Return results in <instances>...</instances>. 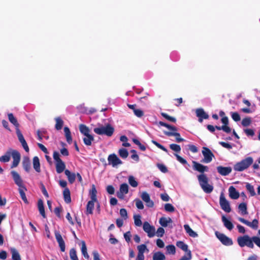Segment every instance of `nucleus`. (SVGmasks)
<instances>
[{
	"instance_id": "obj_1",
	"label": "nucleus",
	"mask_w": 260,
	"mask_h": 260,
	"mask_svg": "<svg viewBox=\"0 0 260 260\" xmlns=\"http://www.w3.org/2000/svg\"><path fill=\"white\" fill-rule=\"evenodd\" d=\"M192 164L193 169L201 173L198 176V179L201 188L205 192L211 193L213 190V187L208 184V178L207 175L204 174L205 172L208 171V167L196 161H192Z\"/></svg>"
},
{
	"instance_id": "obj_2",
	"label": "nucleus",
	"mask_w": 260,
	"mask_h": 260,
	"mask_svg": "<svg viewBox=\"0 0 260 260\" xmlns=\"http://www.w3.org/2000/svg\"><path fill=\"white\" fill-rule=\"evenodd\" d=\"M237 242L239 246L241 247H243L246 246L249 248H253V243H254L258 247L260 248V238L257 236L250 237L247 235L240 236L237 238Z\"/></svg>"
},
{
	"instance_id": "obj_3",
	"label": "nucleus",
	"mask_w": 260,
	"mask_h": 260,
	"mask_svg": "<svg viewBox=\"0 0 260 260\" xmlns=\"http://www.w3.org/2000/svg\"><path fill=\"white\" fill-rule=\"evenodd\" d=\"M97 191L94 185H92L89 191L91 200L88 201L86 205V214H92L94 207V203L98 202L96 197Z\"/></svg>"
},
{
	"instance_id": "obj_4",
	"label": "nucleus",
	"mask_w": 260,
	"mask_h": 260,
	"mask_svg": "<svg viewBox=\"0 0 260 260\" xmlns=\"http://www.w3.org/2000/svg\"><path fill=\"white\" fill-rule=\"evenodd\" d=\"M253 159L252 157L249 156L241 161L237 162L234 166V170L235 171L242 172L248 169L253 163Z\"/></svg>"
},
{
	"instance_id": "obj_5",
	"label": "nucleus",
	"mask_w": 260,
	"mask_h": 260,
	"mask_svg": "<svg viewBox=\"0 0 260 260\" xmlns=\"http://www.w3.org/2000/svg\"><path fill=\"white\" fill-rule=\"evenodd\" d=\"M93 132L99 135H106L108 137H111L113 135L114 128L110 124H107L106 126L100 125L99 127H95Z\"/></svg>"
},
{
	"instance_id": "obj_6",
	"label": "nucleus",
	"mask_w": 260,
	"mask_h": 260,
	"mask_svg": "<svg viewBox=\"0 0 260 260\" xmlns=\"http://www.w3.org/2000/svg\"><path fill=\"white\" fill-rule=\"evenodd\" d=\"M53 157L55 161L56 171L57 174L62 173L66 169L65 163L60 159V155L57 151H54Z\"/></svg>"
},
{
	"instance_id": "obj_7",
	"label": "nucleus",
	"mask_w": 260,
	"mask_h": 260,
	"mask_svg": "<svg viewBox=\"0 0 260 260\" xmlns=\"http://www.w3.org/2000/svg\"><path fill=\"white\" fill-rule=\"evenodd\" d=\"M202 154L204 156V158L201 161L203 163H209L212 160L214 155L211 151V150L206 147H203L202 151Z\"/></svg>"
},
{
	"instance_id": "obj_8",
	"label": "nucleus",
	"mask_w": 260,
	"mask_h": 260,
	"mask_svg": "<svg viewBox=\"0 0 260 260\" xmlns=\"http://www.w3.org/2000/svg\"><path fill=\"white\" fill-rule=\"evenodd\" d=\"M219 204L221 208L225 212L229 213L231 211L230 203L229 201L225 199L223 192H222L220 196Z\"/></svg>"
},
{
	"instance_id": "obj_9",
	"label": "nucleus",
	"mask_w": 260,
	"mask_h": 260,
	"mask_svg": "<svg viewBox=\"0 0 260 260\" xmlns=\"http://www.w3.org/2000/svg\"><path fill=\"white\" fill-rule=\"evenodd\" d=\"M215 235L222 244L226 246H231L233 244V243L232 240L224 234L218 232H216Z\"/></svg>"
},
{
	"instance_id": "obj_10",
	"label": "nucleus",
	"mask_w": 260,
	"mask_h": 260,
	"mask_svg": "<svg viewBox=\"0 0 260 260\" xmlns=\"http://www.w3.org/2000/svg\"><path fill=\"white\" fill-rule=\"evenodd\" d=\"M108 165H111L113 167H115L118 165L122 164V161L115 154H110L108 157Z\"/></svg>"
},
{
	"instance_id": "obj_11",
	"label": "nucleus",
	"mask_w": 260,
	"mask_h": 260,
	"mask_svg": "<svg viewBox=\"0 0 260 260\" xmlns=\"http://www.w3.org/2000/svg\"><path fill=\"white\" fill-rule=\"evenodd\" d=\"M143 230L147 233L148 236L151 238L154 236L155 229L154 226L151 225L147 221H145L143 225Z\"/></svg>"
},
{
	"instance_id": "obj_12",
	"label": "nucleus",
	"mask_w": 260,
	"mask_h": 260,
	"mask_svg": "<svg viewBox=\"0 0 260 260\" xmlns=\"http://www.w3.org/2000/svg\"><path fill=\"white\" fill-rule=\"evenodd\" d=\"M11 174L12 176L15 183L19 187V188L22 187L24 189L26 190V188L24 185L22 179H21L19 174L15 171H11Z\"/></svg>"
},
{
	"instance_id": "obj_13",
	"label": "nucleus",
	"mask_w": 260,
	"mask_h": 260,
	"mask_svg": "<svg viewBox=\"0 0 260 260\" xmlns=\"http://www.w3.org/2000/svg\"><path fill=\"white\" fill-rule=\"evenodd\" d=\"M238 219L241 222L246 224V225L254 230H256L258 228V220L256 219H254L252 222H250L242 217H238Z\"/></svg>"
},
{
	"instance_id": "obj_14",
	"label": "nucleus",
	"mask_w": 260,
	"mask_h": 260,
	"mask_svg": "<svg viewBox=\"0 0 260 260\" xmlns=\"http://www.w3.org/2000/svg\"><path fill=\"white\" fill-rule=\"evenodd\" d=\"M128 185L126 183H122L120 185L119 191L117 193V196L119 199H123L124 195L128 192Z\"/></svg>"
},
{
	"instance_id": "obj_15",
	"label": "nucleus",
	"mask_w": 260,
	"mask_h": 260,
	"mask_svg": "<svg viewBox=\"0 0 260 260\" xmlns=\"http://www.w3.org/2000/svg\"><path fill=\"white\" fill-rule=\"evenodd\" d=\"M54 235L56 240L58 242L59 246L60 248V250L62 252H64L66 249L65 243L62 238L61 234H60L59 232L55 231L54 232Z\"/></svg>"
},
{
	"instance_id": "obj_16",
	"label": "nucleus",
	"mask_w": 260,
	"mask_h": 260,
	"mask_svg": "<svg viewBox=\"0 0 260 260\" xmlns=\"http://www.w3.org/2000/svg\"><path fill=\"white\" fill-rule=\"evenodd\" d=\"M18 139L19 141V142L21 143L23 148L25 150V151L27 152H29V147L27 145V144L25 141V140L24 138V137L21 133L20 130L19 129H17V133H16Z\"/></svg>"
},
{
	"instance_id": "obj_17",
	"label": "nucleus",
	"mask_w": 260,
	"mask_h": 260,
	"mask_svg": "<svg viewBox=\"0 0 260 260\" xmlns=\"http://www.w3.org/2000/svg\"><path fill=\"white\" fill-rule=\"evenodd\" d=\"M196 115L199 118V121L202 122L203 119H207L209 118V115L205 111L202 109L199 108L196 110Z\"/></svg>"
},
{
	"instance_id": "obj_18",
	"label": "nucleus",
	"mask_w": 260,
	"mask_h": 260,
	"mask_svg": "<svg viewBox=\"0 0 260 260\" xmlns=\"http://www.w3.org/2000/svg\"><path fill=\"white\" fill-rule=\"evenodd\" d=\"M137 249L138 250V253L136 259L144 260L145 258L144 253L146 250H148L147 249L146 245L145 244L138 245Z\"/></svg>"
},
{
	"instance_id": "obj_19",
	"label": "nucleus",
	"mask_w": 260,
	"mask_h": 260,
	"mask_svg": "<svg viewBox=\"0 0 260 260\" xmlns=\"http://www.w3.org/2000/svg\"><path fill=\"white\" fill-rule=\"evenodd\" d=\"M12 158L13 161L11 165V168L16 167L18 165L20 160V153L16 150L15 151H13Z\"/></svg>"
},
{
	"instance_id": "obj_20",
	"label": "nucleus",
	"mask_w": 260,
	"mask_h": 260,
	"mask_svg": "<svg viewBox=\"0 0 260 260\" xmlns=\"http://www.w3.org/2000/svg\"><path fill=\"white\" fill-rule=\"evenodd\" d=\"M141 198L144 202L146 203V206L148 207H152L154 206V203L150 200L149 194L146 192H143L141 194Z\"/></svg>"
},
{
	"instance_id": "obj_21",
	"label": "nucleus",
	"mask_w": 260,
	"mask_h": 260,
	"mask_svg": "<svg viewBox=\"0 0 260 260\" xmlns=\"http://www.w3.org/2000/svg\"><path fill=\"white\" fill-rule=\"evenodd\" d=\"M217 172L222 176L228 175L232 172V169L230 167L218 166L217 167Z\"/></svg>"
},
{
	"instance_id": "obj_22",
	"label": "nucleus",
	"mask_w": 260,
	"mask_h": 260,
	"mask_svg": "<svg viewBox=\"0 0 260 260\" xmlns=\"http://www.w3.org/2000/svg\"><path fill=\"white\" fill-rule=\"evenodd\" d=\"M164 134L167 136H174L176 138V142L179 143L184 141V140L181 138L180 134L177 132H168V131H164Z\"/></svg>"
},
{
	"instance_id": "obj_23",
	"label": "nucleus",
	"mask_w": 260,
	"mask_h": 260,
	"mask_svg": "<svg viewBox=\"0 0 260 260\" xmlns=\"http://www.w3.org/2000/svg\"><path fill=\"white\" fill-rule=\"evenodd\" d=\"M13 151H15V150H13L12 148L9 149L4 155L0 157V161L3 162L9 161L11 156H12Z\"/></svg>"
},
{
	"instance_id": "obj_24",
	"label": "nucleus",
	"mask_w": 260,
	"mask_h": 260,
	"mask_svg": "<svg viewBox=\"0 0 260 260\" xmlns=\"http://www.w3.org/2000/svg\"><path fill=\"white\" fill-rule=\"evenodd\" d=\"M229 196L232 199L236 200L239 198L240 194L233 186L229 188Z\"/></svg>"
},
{
	"instance_id": "obj_25",
	"label": "nucleus",
	"mask_w": 260,
	"mask_h": 260,
	"mask_svg": "<svg viewBox=\"0 0 260 260\" xmlns=\"http://www.w3.org/2000/svg\"><path fill=\"white\" fill-rule=\"evenodd\" d=\"M64 174L68 178L69 182L70 184H73L76 180V174L72 173L68 169H64Z\"/></svg>"
},
{
	"instance_id": "obj_26",
	"label": "nucleus",
	"mask_w": 260,
	"mask_h": 260,
	"mask_svg": "<svg viewBox=\"0 0 260 260\" xmlns=\"http://www.w3.org/2000/svg\"><path fill=\"white\" fill-rule=\"evenodd\" d=\"M63 196L64 202L69 204L71 202V192L69 188L66 187L63 191Z\"/></svg>"
},
{
	"instance_id": "obj_27",
	"label": "nucleus",
	"mask_w": 260,
	"mask_h": 260,
	"mask_svg": "<svg viewBox=\"0 0 260 260\" xmlns=\"http://www.w3.org/2000/svg\"><path fill=\"white\" fill-rule=\"evenodd\" d=\"M22 166L24 170L29 172L30 170V161L28 157H24L22 161Z\"/></svg>"
},
{
	"instance_id": "obj_28",
	"label": "nucleus",
	"mask_w": 260,
	"mask_h": 260,
	"mask_svg": "<svg viewBox=\"0 0 260 260\" xmlns=\"http://www.w3.org/2000/svg\"><path fill=\"white\" fill-rule=\"evenodd\" d=\"M38 208L40 214L43 216V218H46V216L45 211L44 203L42 199H39L38 200Z\"/></svg>"
},
{
	"instance_id": "obj_29",
	"label": "nucleus",
	"mask_w": 260,
	"mask_h": 260,
	"mask_svg": "<svg viewBox=\"0 0 260 260\" xmlns=\"http://www.w3.org/2000/svg\"><path fill=\"white\" fill-rule=\"evenodd\" d=\"M33 168L38 173L41 172L40 163L38 156H35L32 159Z\"/></svg>"
},
{
	"instance_id": "obj_30",
	"label": "nucleus",
	"mask_w": 260,
	"mask_h": 260,
	"mask_svg": "<svg viewBox=\"0 0 260 260\" xmlns=\"http://www.w3.org/2000/svg\"><path fill=\"white\" fill-rule=\"evenodd\" d=\"M8 117L10 122L16 127V132L17 133V129H19V124L17 119L14 116L12 113H9L8 114Z\"/></svg>"
},
{
	"instance_id": "obj_31",
	"label": "nucleus",
	"mask_w": 260,
	"mask_h": 260,
	"mask_svg": "<svg viewBox=\"0 0 260 260\" xmlns=\"http://www.w3.org/2000/svg\"><path fill=\"white\" fill-rule=\"evenodd\" d=\"M239 212L241 215H246L248 214L247 206L245 203H240L238 206Z\"/></svg>"
},
{
	"instance_id": "obj_32",
	"label": "nucleus",
	"mask_w": 260,
	"mask_h": 260,
	"mask_svg": "<svg viewBox=\"0 0 260 260\" xmlns=\"http://www.w3.org/2000/svg\"><path fill=\"white\" fill-rule=\"evenodd\" d=\"M222 221L223 222L224 225L229 230L231 231L233 229L234 225L232 222L228 220L224 215L222 216Z\"/></svg>"
},
{
	"instance_id": "obj_33",
	"label": "nucleus",
	"mask_w": 260,
	"mask_h": 260,
	"mask_svg": "<svg viewBox=\"0 0 260 260\" xmlns=\"http://www.w3.org/2000/svg\"><path fill=\"white\" fill-rule=\"evenodd\" d=\"M184 228L186 232L189 235V236L195 238L198 237V234L196 232L193 231L189 226L188 224L184 225Z\"/></svg>"
},
{
	"instance_id": "obj_34",
	"label": "nucleus",
	"mask_w": 260,
	"mask_h": 260,
	"mask_svg": "<svg viewBox=\"0 0 260 260\" xmlns=\"http://www.w3.org/2000/svg\"><path fill=\"white\" fill-rule=\"evenodd\" d=\"M64 132L65 134V137L66 138V140L67 142L71 144L72 142V138L71 136V133L69 128L67 126L64 127Z\"/></svg>"
},
{
	"instance_id": "obj_35",
	"label": "nucleus",
	"mask_w": 260,
	"mask_h": 260,
	"mask_svg": "<svg viewBox=\"0 0 260 260\" xmlns=\"http://www.w3.org/2000/svg\"><path fill=\"white\" fill-rule=\"evenodd\" d=\"M81 252L86 259H88L89 258V255L87 253V247L84 241H81Z\"/></svg>"
},
{
	"instance_id": "obj_36",
	"label": "nucleus",
	"mask_w": 260,
	"mask_h": 260,
	"mask_svg": "<svg viewBox=\"0 0 260 260\" xmlns=\"http://www.w3.org/2000/svg\"><path fill=\"white\" fill-rule=\"evenodd\" d=\"M159 222L162 226L167 227L168 223L172 222V220L170 217L167 218L166 217H162L159 219Z\"/></svg>"
},
{
	"instance_id": "obj_37",
	"label": "nucleus",
	"mask_w": 260,
	"mask_h": 260,
	"mask_svg": "<svg viewBox=\"0 0 260 260\" xmlns=\"http://www.w3.org/2000/svg\"><path fill=\"white\" fill-rule=\"evenodd\" d=\"M12 260H21L20 254L15 248H11Z\"/></svg>"
},
{
	"instance_id": "obj_38",
	"label": "nucleus",
	"mask_w": 260,
	"mask_h": 260,
	"mask_svg": "<svg viewBox=\"0 0 260 260\" xmlns=\"http://www.w3.org/2000/svg\"><path fill=\"white\" fill-rule=\"evenodd\" d=\"M152 258L153 260H165L166 256L163 253L158 251L153 254Z\"/></svg>"
},
{
	"instance_id": "obj_39",
	"label": "nucleus",
	"mask_w": 260,
	"mask_h": 260,
	"mask_svg": "<svg viewBox=\"0 0 260 260\" xmlns=\"http://www.w3.org/2000/svg\"><path fill=\"white\" fill-rule=\"evenodd\" d=\"M79 130L81 133L85 136L89 135L90 129L84 124H81L79 125Z\"/></svg>"
},
{
	"instance_id": "obj_40",
	"label": "nucleus",
	"mask_w": 260,
	"mask_h": 260,
	"mask_svg": "<svg viewBox=\"0 0 260 260\" xmlns=\"http://www.w3.org/2000/svg\"><path fill=\"white\" fill-rule=\"evenodd\" d=\"M86 137L83 138V142L85 145L90 146L92 142L94 140V138L91 135L85 136Z\"/></svg>"
},
{
	"instance_id": "obj_41",
	"label": "nucleus",
	"mask_w": 260,
	"mask_h": 260,
	"mask_svg": "<svg viewBox=\"0 0 260 260\" xmlns=\"http://www.w3.org/2000/svg\"><path fill=\"white\" fill-rule=\"evenodd\" d=\"M55 120L56 121V124L55 125L56 129L60 130L62 128L63 124V120L59 117L55 118Z\"/></svg>"
},
{
	"instance_id": "obj_42",
	"label": "nucleus",
	"mask_w": 260,
	"mask_h": 260,
	"mask_svg": "<svg viewBox=\"0 0 260 260\" xmlns=\"http://www.w3.org/2000/svg\"><path fill=\"white\" fill-rule=\"evenodd\" d=\"M176 246L184 251L187 252L189 250H188L187 245L184 243L183 241H179L177 242Z\"/></svg>"
},
{
	"instance_id": "obj_43",
	"label": "nucleus",
	"mask_w": 260,
	"mask_h": 260,
	"mask_svg": "<svg viewBox=\"0 0 260 260\" xmlns=\"http://www.w3.org/2000/svg\"><path fill=\"white\" fill-rule=\"evenodd\" d=\"M158 124L160 126H165V127L168 128V129L171 130V132L172 131H173V132H177V128L176 127H175V126H173V125H171L170 124H168L167 123H165L164 122L159 121Z\"/></svg>"
},
{
	"instance_id": "obj_44",
	"label": "nucleus",
	"mask_w": 260,
	"mask_h": 260,
	"mask_svg": "<svg viewBox=\"0 0 260 260\" xmlns=\"http://www.w3.org/2000/svg\"><path fill=\"white\" fill-rule=\"evenodd\" d=\"M118 154L119 156L123 159L127 158L128 155V151L125 148L120 149L118 150Z\"/></svg>"
},
{
	"instance_id": "obj_45",
	"label": "nucleus",
	"mask_w": 260,
	"mask_h": 260,
	"mask_svg": "<svg viewBox=\"0 0 260 260\" xmlns=\"http://www.w3.org/2000/svg\"><path fill=\"white\" fill-rule=\"evenodd\" d=\"M26 190L22 187L19 188V192L20 193V197L21 198V199L23 201V202L26 203L28 204V202L27 201V199L26 198V197L25 196V193L24 192V191Z\"/></svg>"
},
{
	"instance_id": "obj_46",
	"label": "nucleus",
	"mask_w": 260,
	"mask_h": 260,
	"mask_svg": "<svg viewBox=\"0 0 260 260\" xmlns=\"http://www.w3.org/2000/svg\"><path fill=\"white\" fill-rule=\"evenodd\" d=\"M141 215L139 214L135 215L134 216V223L137 226H141L142 224V221L141 220Z\"/></svg>"
},
{
	"instance_id": "obj_47",
	"label": "nucleus",
	"mask_w": 260,
	"mask_h": 260,
	"mask_svg": "<svg viewBox=\"0 0 260 260\" xmlns=\"http://www.w3.org/2000/svg\"><path fill=\"white\" fill-rule=\"evenodd\" d=\"M246 188L247 191L250 193L251 196H254L256 194L253 186L250 183H246Z\"/></svg>"
},
{
	"instance_id": "obj_48",
	"label": "nucleus",
	"mask_w": 260,
	"mask_h": 260,
	"mask_svg": "<svg viewBox=\"0 0 260 260\" xmlns=\"http://www.w3.org/2000/svg\"><path fill=\"white\" fill-rule=\"evenodd\" d=\"M128 183L133 187H136L138 185V182L135 180V178L133 176L128 177Z\"/></svg>"
},
{
	"instance_id": "obj_49",
	"label": "nucleus",
	"mask_w": 260,
	"mask_h": 260,
	"mask_svg": "<svg viewBox=\"0 0 260 260\" xmlns=\"http://www.w3.org/2000/svg\"><path fill=\"white\" fill-rule=\"evenodd\" d=\"M161 115L163 117H164L165 119H166L167 120H168L171 122L175 123L176 121V119L175 117H172L166 113H164V112L161 113Z\"/></svg>"
},
{
	"instance_id": "obj_50",
	"label": "nucleus",
	"mask_w": 260,
	"mask_h": 260,
	"mask_svg": "<svg viewBox=\"0 0 260 260\" xmlns=\"http://www.w3.org/2000/svg\"><path fill=\"white\" fill-rule=\"evenodd\" d=\"M165 210L167 212H173L175 210L174 207L170 203H167L165 205Z\"/></svg>"
},
{
	"instance_id": "obj_51",
	"label": "nucleus",
	"mask_w": 260,
	"mask_h": 260,
	"mask_svg": "<svg viewBox=\"0 0 260 260\" xmlns=\"http://www.w3.org/2000/svg\"><path fill=\"white\" fill-rule=\"evenodd\" d=\"M70 256L72 260H79L76 254V251L74 248H72L70 250Z\"/></svg>"
},
{
	"instance_id": "obj_52",
	"label": "nucleus",
	"mask_w": 260,
	"mask_h": 260,
	"mask_svg": "<svg viewBox=\"0 0 260 260\" xmlns=\"http://www.w3.org/2000/svg\"><path fill=\"white\" fill-rule=\"evenodd\" d=\"M231 115L232 119L236 122H238L240 120L241 118L239 114L236 112H231Z\"/></svg>"
},
{
	"instance_id": "obj_53",
	"label": "nucleus",
	"mask_w": 260,
	"mask_h": 260,
	"mask_svg": "<svg viewBox=\"0 0 260 260\" xmlns=\"http://www.w3.org/2000/svg\"><path fill=\"white\" fill-rule=\"evenodd\" d=\"M166 249L167 252L169 254H174L176 252V248L174 245H169L166 247Z\"/></svg>"
},
{
	"instance_id": "obj_54",
	"label": "nucleus",
	"mask_w": 260,
	"mask_h": 260,
	"mask_svg": "<svg viewBox=\"0 0 260 260\" xmlns=\"http://www.w3.org/2000/svg\"><path fill=\"white\" fill-rule=\"evenodd\" d=\"M170 148L176 152H179L181 151L180 145L176 144H171L170 145Z\"/></svg>"
},
{
	"instance_id": "obj_55",
	"label": "nucleus",
	"mask_w": 260,
	"mask_h": 260,
	"mask_svg": "<svg viewBox=\"0 0 260 260\" xmlns=\"http://www.w3.org/2000/svg\"><path fill=\"white\" fill-rule=\"evenodd\" d=\"M251 122L250 118L246 117L243 119L241 124L243 126H249Z\"/></svg>"
},
{
	"instance_id": "obj_56",
	"label": "nucleus",
	"mask_w": 260,
	"mask_h": 260,
	"mask_svg": "<svg viewBox=\"0 0 260 260\" xmlns=\"http://www.w3.org/2000/svg\"><path fill=\"white\" fill-rule=\"evenodd\" d=\"M151 142L154 145H155L158 148L160 149L161 150H162V151H164L166 152H168L167 149L164 146H162V145H161L160 144H159V143L156 142V141L152 140Z\"/></svg>"
},
{
	"instance_id": "obj_57",
	"label": "nucleus",
	"mask_w": 260,
	"mask_h": 260,
	"mask_svg": "<svg viewBox=\"0 0 260 260\" xmlns=\"http://www.w3.org/2000/svg\"><path fill=\"white\" fill-rule=\"evenodd\" d=\"M186 254L183 255L181 258L178 260H190L191 259V252L190 250L186 252Z\"/></svg>"
},
{
	"instance_id": "obj_58",
	"label": "nucleus",
	"mask_w": 260,
	"mask_h": 260,
	"mask_svg": "<svg viewBox=\"0 0 260 260\" xmlns=\"http://www.w3.org/2000/svg\"><path fill=\"white\" fill-rule=\"evenodd\" d=\"M156 234L157 237H162L165 234V230L163 228L159 227L157 229Z\"/></svg>"
},
{
	"instance_id": "obj_59",
	"label": "nucleus",
	"mask_w": 260,
	"mask_h": 260,
	"mask_svg": "<svg viewBox=\"0 0 260 260\" xmlns=\"http://www.w3.org/2000/svg\"><path fill=\"white\" fill-rule=\"evenodd\" d=\"M157 167L162 173H165L168 171L167 168L163 164H157Z\"/></svg>"
},
{
	"instance_id": "obj_60",
	"label": "nucleus",
	"mask_w": 260,
	"mask_h": 260,
	"mask_svg": "<svg viewBox=\"0 0 260 260\" xmlns=\"http://www.w3.org/2000/svg\"><path fill=\"white\" fill-rule=\"evenodd\" d=\"M120 215L124 219H126L128 218L127 211L124 208H122L120 210Z\"/></svg>"
},
{
	"instance_id": "obj_61",
	"label": "nucleus",
	"mask_w": 260,
	"mask_h": 260,
	"mask_svg": "<svg viewBox=\"0 0 260 260\" xmlns=\"http://www.w3.org/2000/svg\"><path fill=\"white\" fill-rule=\"evenodd\" d=\"M134 114L138 117L141 118L144 115L143 111L141 109H136L134 111Z\"/></svg>"
},
{
	"instance_id": "obj_62",
	"label": "nucleus",
	"mask_w": 260,
	"mask_h": 260,
	"mask_svg": "<svg viewBox=\"0 0 260 260\" xmlns=\"http://www.w3.org/2000/svg\"><path fill=\"white\" fill-rule=\"evenodd\" d=\"M136 205L138 209H143L144 208V205L142 202L139 200L137 199L135 200Z\"/></svg>"
},
{
	"instance_id": "obj_63",
	"label": "nucleus",
	"mask_w": 260,
	"mask_h": 260,
	"mask_svg": "<svg viewBox=\"0 0 260 260\" xmlns=\"http://www.w3.org/2000/svg\"><path fill=\"white\" fill-rule=\"evenodd\" d=\"M62 211L61 207H57L55 208L54 212L55 215L59 218L61 217L60 213Z\"/></svg>"
},
{
	"instance_id": "obj_64",
	"label": "nucleus",
	"mask_w": 260,
	"mask_h": 260,
	"mask_svg": "<svg viewBox=\"0 0 260 260\" xmlns=\"http://www.w3.org/2000/svg\"><path fill=\"white\" fill-rule=\"evenodd\" d=\"M131 237L132 235L130 231H128L124 234V238L127 243H129L131 241Z\"/></svg>"
}]
</instances>
